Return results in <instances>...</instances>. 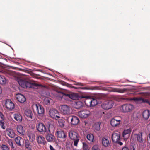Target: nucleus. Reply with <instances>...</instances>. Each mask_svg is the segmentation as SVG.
<instances>
[{
    "mask_svg": "<svg viewBox=\"0 0 150 150\" xmlns=\"http://www.w3.org/2000/svg\"><path fill=\"white\" fill-rule=\"evenodd\" d=\"M16 98L18 101L21 103H23L26 101L25 96L22 94L18 93L16 95Z\"/></svg>",
    "mask_w": 150,
    "mask_h": 150,
    "instance_id": "obj_13",
    "label": "nucleus"
},
{
    "mask_svg": "<svg viewBox=\"0 0 150 150\" xmlns=\"http://www.w3.org/2000/svg\"><path fill=\"white\" fill-rule=\"evenodd\" d=\"M8 73L9 74H11H11H12V72L11 71H8Z\"/></svg>",
    "mask_w": 150,
    "mask_h": 150,
    "instance_id": "obj_53",
    "label": "nucleus"
},
{
    "mask_svg": "<svg viewBox=\"0 0 150 150\" xmlns=\"http://www.w3.org/2000/svg\"><path fill=\"white\" fill-rule=\"evenodd\" d=\"M28 150H31V149H28Z\"/></svg>",
    "mask_w": 150,
    "mask_h": 150,
    "instance_id": "obj_58",
    "label": "nucleus"
},
{
    "mask_svg": "<svg viewBox=\"0 0 150 150\" xmlns=\"http://www.w3.org/2000/svg\"><path fill=\"white\" fill-rule=\"evenodd\" d=\"M91 107H93L96 105L98 104L97 100L95 99L91 98Z\"/></svg>",
    "mask_w": 150,
    "mask_h": 150,
    "instance_id": "obj_35",
    "label": "nucleus"
},
{
    "mask_svg": "<svg viewBox=\"0 0 150 150\" xmlns=\"http://www.w3.org/2000/svg\"><path fill=\"white\" fill-rule=\"evenodd\" d=\"M132 131V129L130 128L128 129L124 130L123 132V137H125V136L126 135L128 134L129 135L130 134Z\"/></svg>",
    "mask_w": 150,
    "mask_h": 150,
    "instance_id": "obj_30",
    "label": "nucleus"
},
{
    "mask_svg": "<svg viewBox=\"0 0 150 150\" xmlns=\"http://www.w3.org/2000/svg\"><path fill=\"white\" fill-rule=\"evenodd\" d=\"M36 111L39 115H43L44 113V109L43 106L38 103L35 105Z\"/></svg>",
    "mask_w": 150,
    "mask_h": 150,
    "instance_id": "obj_10",
    "label": "nucleus"
},
{
    "mask_svg": "<svg viewBox=\"0 0 150 150\" xmlns=\"http://www.w3.org/2000/svg\"><path fill=\"white\" fill-rule=\"evenodd\" d=\"M11 144H12V146H13L12 142H11Z\"/></svg>",
    "mask_w": 150,
    "mask_h": 150,
    "instance_id": "obj_56",
    "label": "nucleus"
},
{
    "mask_svg": "<svg viewBox=\"0 0 150 150\" xmlns=\"http://www.w3.org/2000/svg\"><path fill=\"white\" fill-rule=\"evenodd\" d=\"M116 143H117L118 144L120 145H123V143L120 141H118Z\"/></svg>",
    "mask_w": 150,
    "mask_h": 150,
    "instance_id": "obj_49",
    "label": "nucleus"
},
{
    "mask_svg": "<svg viewBox=\"0 0 150 150\" xmlns=\"http://www.w3.org/2000/svg\"><path fill=\"white\" fill-rule=\"evenodd\" d=\"M142 116L144 119H147L150 116L149 111L147 110H145L143 112Z\"/></svg>",
    "mask_w": 150,
    "mask_h": 150,
    "instance_id": "obj_22",
    "label": "nucleus"
},
{
    "mask_svg": "<svg viewBox=\"0 0 150 150\" xmlns=\"http://www.w3.org/2000/svg\"><path fill=\"white\" fill-rule=\"evenodd\" d=\"M102 142L103 146L105 147L108 146L110 144L108 139L106 138H103Z\"/></svg>",
    "mask_w": 150,
    "mask_h": 150,
    "instance_id": "obj_18",
    "label": "nucleus"
},
{
    "mask_svg": "<svg viewBox=\"0 0 150 150\" xmlns=\"http://www.w3.org/2000/svg\"><path fill=\"white\" fill-rule=\"evenodd\" d=\"M50 150H55V149L51 145H50Z\"/></svg>",
    "mask_w": 150,
    "mask_h": 150,
    "instance_id": "obj_50",
    "label": "nucleus"
},
{
    "mask_svg": "<svg viewBox=\"0 0 150 150\" xmlns=\"http://www.w3.org/2000/svg\"><path fill=\"white\" fill-rule=\"evenodd\" d=\"M7 134L11 138H14L15 135V134L14 131L11 129H8L7 130Z\"/></svg>",
    "mask_w": 150,
    "mask_h": 150,
    "instance_id": "obj_23",
    "label": "nucleus"
},
{
    "mask_svg": "<svg viewBox=\"0 0 150 150\" xmlns=\"http://www.w3.org/2000/svg\"><path fill=\"white\" fill-rule=\"evenodd\" d=\"M74 150H77V149H74Z\"/></svg>",
    "mask_w": 150,
    "mask_h": 150,
    "instance_id": "obj_60",
    "label": "nucleus"
},
{
    "mask_svg": "<svg viewBox=\"0 0 150 150\" xmlns=\"http://www.w3.org/2000/svg\"><path fill=\"white\" fill-rule=\"evenodd\" d=\"M51 99L50 98H45L44 100V102L46 105H49L50 103V101Z\"/></svg>",
    "mask_w": 150,
    "mask_h": 150,
    "instance_id": "obj_38",
    "label": "nucleus"
},
{
    "mask_svg": "<svg viewBox=\"0 0 150 150\" xmlns=\"http://www.w3.org/2000/svg\"><path fill=\"white\" fill-rule=\"evenodd\" d=\"M94 149L95 150H97V149Z\"/></svg>",
    "mask_w": 150,
    "mask_h": 150,
    "instance_id": "obj_57",
    "label": "nucleus"
},
{
    "mask_svg": "<svg viewBox=\"0 0 150 150\" xmlns=\"http://www.w3.org/2000/svg\"><path fill=\"white\" fill-rule=\"evenodd\" d=\"M68 135L70 139L74 141V145L77 146L79 140V135L78 132L71 130L69 132Z\"/></svg>",
    "mask_w": 150,
    "mask_h": 150,
    "instance_id": "obj_2",
    "label": "nucleus"
},
{
    "mask_svg": "<svg viewBox=\"0 0 150 150\" xmlns=\"http://www.w3.org/2000/svg\"><path fill=\"white\" fill-rule=\"evenodd\" d=\"M121 122V120L114 118L111 119L110 122V124L113 127H117L119 125Z\"/></svg>",
    "mask_w": 150,
    "mask_h": 150,
    "instance_id": "obj_12",
    "label": "nucleus"
},
{
    "mask_svg": "<svg viewBox=\"0 0 150 150\" xmlns=\"http://www.w3.org/2000/svg\"><path fill=\"white\" fill-rule=\"evenodd\" d=\"M37 140L38 144L45 145L46 142L45 138L42 136H39L37 138Z\"/></svg>",
    "mask_w": 150,
    "mask_h": 150,
    "instance_id": "obj_16",
    "label": "nucleus"
},
{
    "mask_svg": "<svg viewBox=\"0 0 150 150\" xmlns=\"http://www.w3.org/2000/svg\"><path fill=\"white\" fill-rule=\"evenodd\" d=\"M66 96H68L71 99L74 100H77L79 99L81 97L79 96V94L76 93H73L71 94H66ZM85 97H82L81 98H85Z\"/></svg>",
    "mask_w": 150,
    "mask_h": 150,
    "instance_id": "obj_11",
    "label": "nucleus"
},
{
    "mask_svg": "<svg viewBox=\"0 0 150 150\" xmlns=\"http://www.w3.org/2000/svg\"><path fill=\"white\" fill-rule=\"evenodd\" d=\"M91 114L90 111L87 110H83L78 113L79 116L82 118H85L89 116Z\"/></svg>",
    "mask_w": 150,
    "mask_h": 150,
    "instance_id": "obj_7",
    "label": "nucleus"
},
{
    "mask_svg": "<svg viewBox=\"0 0 150 150\" xmlns=\"http://www.w3.org/2000/svg\"><path fill=\"white\" fill-rule=\"evenodd\" d=\"M7 81L5 77L2 75H0V84L3 85L5 84Z\"/></svg>",
    "mask_w": 150,
    "mask_h": 150,
    "instance_id": "obj_29",
    "label": "nucleus"
},
{
    "mask_svg": "<svg viewBox=\"0 0 150 150\" xmlns=\"http://www.w3.org/2000/svg\"><path fill=\"white\" fill-rule=\"evenodd\" d=\"M25 147L28 150L31 149L32 146L30 145L28 140H25Z\"/></svg>",
    "mask_w": 150,
    "mask_h": 150,
    "instance_id": "obj_34",
    "label": "nucleus"
},
{
    "mask_svg": "<svg viewBox=\"0 0 150 150\" xmlns=\"http://www.w3.org/2000/svg\"><path fill=\"white\" fill-rule=\"evenodd\" d=\"M112 141L115 143L117 142L120 140V135L119 132L115 131L112 134Z\"/></svg>",
    "mask_w": 150,
    "mask_h": 150,
    "instance_id": "obj_9",
    "label": "nucleus"
},
{
    "mask_svg": "<svg viewBox=\"0 0 150 150\" xmlns=\"http://www.w3.org/2000/svg\"><path fill=\"white\" fill-rule=\"evenodd\" d=\"M14 119L18 121H21L22 120V118L21 115L18 113H15L14 114Z\"/></svg>",
    "mask_w": 150,
    "mask_h": 150,
    "instance_id": "obj_25",
    "label": "nucleus"
},
{
    "mask_svg": "<svg viewBox=\"0 0 150 150\" xmlns=\"http://www.w3.org/2000/svg\"><path fill=\"white\" fill-rule=\"evenodd\" d=\"M4 117L2 113L0 112V121L4 120Z\"/></svg>",
    "mask_w": 150,
    "mask_h": 150,
    "instance_id": "obj_46",
    "label": "nucleus"
},
{
    "mask_svg": "<svg viewBox=\"0 0 150 150\" xmlns=\"http://www.w3.org/2000/svg\"><path fill=\"white\" fill-rule=\"evenodd\" d=\"M58 122L60 126L61 127H63L64 125V121L62 120H60L58 121Z\"/></svg>",
    "mask_w": 150,
    "mask_h": 150,
    "instance_id": "obj_42",
    "label": "nucleus"
},
{
    "mask_svg": "<svg viewBox=\"0 0 150 150\" xmlns=\"http://www.w3.org/2000/svg\"><path fill=\"white\" fill-rule=\"evenodd\" d=\"M83 103L81 101H78L75 102V108L76 109H79L83 107Z\"/></svg>",
    "mask_w": 150,
    "mask_h": 150,
    "instance_id": "obj_21",
    "label": "nucleus"
},
{
    "mask_svg": "<svg viewBox=\"0 0 150 150\" xmlns=\"http://www.w3.org/2000/svg\"><path fill=\"white\" fill-rule=\"evenodd\" d=\"M86 137L87 139L90 142H93L94 139V136L92 134H87Z\"/></svg>",
    "mask_w": 150,
    "mask_h": 150,
    "instance_id": "obj_31",
    "label": "nucleus"
},
{
    "mask_svg": "<svg viewBox=\"0 0 150 150\" xmlns=\"http://www.w3.org/2000/svg\"><path fill=\"white\" fill-rule=\"evenodd\" d=\"M48 134L46 136V138L48 142H51L54 139V136L51 134L50 133H47Z\"/></svg>",
    "mask_w": 150,
    "mask_h": 150,
    "instance_id": "obj_19",
    "label": "nucleus"
},
{
    "mask_svg": "<svg viewBox=\"0 0 150 150\" xmlns=\"http://www.w3.org/2000/svg\"><path fill=\"white\" fill-rule=\"evenodd\" d=\"M2 89L1 88V87L0 86V94L2 92Z\"/></svg>",
    "mask_w": 150,
    "mask_h": 150,
    "instance_id": "obj_54",
    "label": "nucleus"
},
{
    "mask_svg": "<svg viewBox=\"0 0 150 150\" xmlns=\"http://www.w3.org/2000/svg\"><path fill=\"white\" fill-rule=\"evenodd\" d=\"M148 137H149V138L148 139V140L150 142V133H149V135Z\"/></svg>",
    "mask_w": 150,
    "mask_h": 150,
    "instance_id": "obj_52",
    "label": "nucleus"
},
{
    "mask_svg": "<svg viewBox=\"0 0 150 150\" xmlns=\"http://www.w3.org/2000/svg\"><path fill=\"white\" fill-rule=\"evenodd\" d=\"M19 85L24 88H38L39 85L33 82H30L23 79H20L18 81Z\"/></svg>",
    "mask_w": 150,
    "mask_h": 150,
    "instance_id": "obj_1",
    "label": "nucleus"
},
{
    "mask_svg": "<svg viewBox=\"0 0 150 150\" xmlns=\"http://www.w3.org/2000/svg\"><path fill=\"white\" fill-rule=\"evenodd\" d=\"M91 98H87L84 101L85 105L88 107H91Z\"/></svg>",
    "mask_w": 150,
    "mask_h": 150,
    "instance_id": "obj_32",
    "label": "nucleus"
},
{
    "mask_svg": "<svg viewBox=\"0 0 150 150\" xmlns=\"http://www.w3.org/2000/svg\"><path fill=\"white\" fill-rule=\"evenodd\" d=\"M37 129L40 132H46L47 133H51L49 126L46 127L42 123H40L38 124Z\"/></svg>",
    "mask_w": 150,
    "mask_h": 150,
    "instance_id": "obj_3",
    "label": "nucleus"
},
{
    "mask_svg": "<svg viewBox=\"0 0 150 150\" xmlns=\"http://www.w3.org/2000/svg\"><path fill=\"white\" fill-rule=\"evenodd\" d=\"M137 146L134 144H131L130 146V150H136Z\"/></svg>",
    "mask_w": 150,
    "mask_h": 150,
    "instance_id": "obj_41",
    "label": "nucleus"
},
{
    "mask_svg": "<svg viewBox=\"0 0 150 150\" xmlns=\"http://www.w3.org/2000/svg\"><path fill=\"white\" fill-rule=\"evenodd\" d=\"M1 148L3 150H9V148L5 145H3L2 146Z\"/></svg>",
    "mask_w": 150,
    "mask_h": 150,
    "instance_id": "obj_44",
    "label": "nucleus"
},
{
    "mask_svg": "<svg viewBox=\"0 0 150 150\" xmlns=\"http://www.w3.org/2000/svg\"><path fill=\"white\" fill-rule=\"evenodd\" d=\"M122 150H129V148L127 147H124L122 148Z\"/></svg>",
    "mask_w": 150,
    "mask_h": 150,
    "instance_id": "obj_48",
    "label": "nucleus"
},
{
    "mask_svg": "<svg viewBox=\"0 0 150 150\" xmlns=\"http://www.w3.org/2000/svg\"><path fill=\"white\" fill-rule=\"evenodd\" d=\"M25 114L28 117L31 119H32L33 114L32 111L29 109H26L25 111Z\"/></svg>",
    "mask_w": 150,
    "mask_h": 150,
    "instance_id": "obj_20",
    "label": "nucleus"
},
{
    "mask_svg": "<svg viewBox=\"0 0 150 150\" xmlns=\"http://www.w3.org/2000/svg\"><path fill=\"white\" fill-rule=\"evenodd\" d=\"M147 103L149 104V105H150V100H148Z\"/></svg>",
    "mask_w": 150,
    "mask_h": 150,
    "instance_id": "obj_55",
    "label": "nucleus"
},
{
    "mask_svg": "<svg viewBox=\"0 0 150 150\" xmlns=\"http://www.w3.org/2000/svg\"><path fill=\"white\" fill-rule=\"evenodd\" d=\"M83 150H89L90 148L88 147V144L86 143L83 142L82 143Z\"/></svg>",
    "mask_w": 150,
    "mask_h": 150,
    "instance_id": "obj_39",
    "label": "nucleus"
},
{
    "mask_svg": "<svg viewBox=\"0 0 150 150\" xmlns=\"http://www.w3.org/2000/svg\"><path fill=\"white\" fill-rule=\"evenodd\" d=\"M3 121H0V125L3 129H4L5 128V127L4 126V122Z\"/></svg>",
    "mask_w": 150,
    "mask_h": 150,
    "instance_id": "obj_43",
    "label": "nucleus"
},
{
    "mask_svg": "<svg viewBox=\"0 0 150 150\" xmlns=\"http://www.w3.org/2000/svg\"><path fill=\"white\" fill-rule=\"evenodd\" d=\"M57 111L55 109L50 110L49 111V114L52 117H54L55 115L57 112Z\"/></svg>",
    "mask_w": 150,
    "mask_h": 150,
    "instance_id": "obj_24",
    "label": "nucleus"
},
{
    "mask_svg": "<svg viewBox=\"0 0 150 150\" xmlns=\"http://www.w3.org/2000/svg\"><path fill=\"white\" fill-rule=\"evenodd\" d=\"M17 131L21 135H24L25 134V130L23 127L20 125L17 126Z\"/></svg>",
    "mask_w": 150,
    "mask_h": 150,
    "instance_id": "obj_17",
    "label": "nucleus"
},
{
    "mask_svg": "<svg viewBox=\"0 0 150 150\" xmlns=\"http://www.w3.org/2000/svg\"><path fill=\"white\" fill-rule=\"evenodd\" d=\"M101 124V122H100L95 123L94 125V127L95 129L97 131L99 130L100 129V126Z\"/></svg>",
    "mask_w": 150,
    "mask_h": 150,
    "instance_id": "obj_28",
    "label": "nucleus"
},
{
    "mask_svg": "<svg viewBox=\"0 0 150 150\" xmlns=\"http://www.w3.org/2000/svg\"><path fill=\"white\" fill-rule=\"evenodd\" d=\"M23 140V139L19 136L17 137L15 139V140L16 143L19 146L21 145V141Z\"/></svg>",
    "mask_w": 150,
    "mask_h": 150,
    "instance_id": "obj_26",
    "label": "nucleus"
},
{
    "mask_svg": "<svg viewBox=\"0 0 150 150\" xmlns=\"http://www.w3.org/2000/svg\"><path fill=\"white\" fill-rule=\"evenodd\" d=\"M66 114H67L68 113V111H67V109H68V110L69 108V107L68 106H67V105L66 106Z\"/></svg>",
    "mask_w": 150,
    "mask_h": 150,
    "instance_id": "obj_51",
    "label": "nucleus"
},
{
    "mask_svg": "<svg viewBox=\"0 0 150 150\" xmlns=\"http://www.w3.org/2000/svg\"><path fill=\"white\" fill-rule=\"evenodd\" d=\"M60 111L63 114H66V105H62L61 106L60 109Z\"/></svg>",
    "mask_w": 150,
    "mask_h": 150,
    "instance_id": "obj_37",
    "label": "nucleus"
},
{
    "mask_svg": "<svg viewBox=\"0 0 150 150\" xmlns=\"http://www.w3.org/2000/svg\"><path fill=\"white\" fill-rule=\"evenodd\" d=\"M66 86H67V83H66Z\"/></svg>",
    "mask_w": 150,
    "mask_h": 150,
    "instance_id": "obj_59",
    "label": "nucleus"
},
{
    "mask_svg": "<svg viewBox=\"0 0 150 150\" xmlns=\"http://www.w3.org/2000/svg\"><path fill=\"white\" fill-rule=\"evenodd\" d=\"M142 132H140L138 134H134V136L137 138L138 142L141 143H142L143 142V139L142 137Z\"/></svg>",
    "mask_w": 150,
    "mask_h": 150,
    "instance_id": "obj_15",
    "label": "nucleus"
},
{
    "mask_svg": "<svg viewBox=\"0 0 150 150\" xmlns=\"http://www.w3.org/2000/svg\"><path fill=\"white\" fill-rule=\"evenodd\" d=\"M6 108L9 110H12L15 107V105L11 100L7 99L5 102Z\"/></svg>",
    "mask_w": 150,
    "mask_h": 150,
    "instance_id": "obj_8",
    "label": "nucleus"
},
{
    "mask_svg": "<svg viewBox=\"0 0 150 150\" xmlns=\"http://www.w3.org/2000/svg\"><path fill=\"white\" fill-rule=\"evenodd\" d=\"M55 134L58 138L63 139L66 137V134L64 131L61 130H57Z\"/></svg>",
    "mask_w": 150,
    "mask_h": 150,
    "instance_id": "obj_14",
    "label": "nucleus"
},
{
    "mask_svg": "<svg viewBox=\"0 0 150 150\" xmlns=\"http://www.w3.org/2000/svg\"><path fill=\"white\" fill-rule=\"evenodd\" d=\"M137 100L139 101H141L143 103H147L148 102L149 100L148 99H144L142 98H138L137 99Z\"/></svg>",
    "mask_w": 150,
    "mask_h": 150,
    "instance_id": "obj_40",
    "label": "nucleus"
},
{
    "mask_svg": "<svg viewBox=\"0 0 150 150\" xmlns=\"http://www.w3.org/2000/svg\"><path fill=\"white\" fill-rule=\"evenodd\" d=\"M122 112H128L131 111L134 108V107L130 104H125L122 106Z\"/></svg>",
    "mask_w": 150,
    "mask_h": 150,
    "instance_id": "obj_6",
    "label": "nucleus"
},
{
    "mask_svg": "<svg viewBox=\"0 0 150 150\" xmlns=\"http://www.w3.org/2000/svg\"><path fill=\"white\" fill-rule=\"evenodd\" d=\"M55 116L54 117H53L52 118L57 119L60 118V116H59V114L58 113V111H57V113L55 114Z\"/></svg>",
    "mask_w": 150,
    "mask_h": 150,
    "instance_id": "obj_45",
    "label": "nucleus"
},
{
    "mask_svg": "<svg viewBox=\"0 0 150 150\" xmlns=\"http://www.w3.org/2000/svg\"><path fill=\"white\" fill-rule=\"evenodd\" d=\"M30 142H33L35 139V136L32 133H30L28 134Z\"/></svg>",
    "mask_w": 150,
    "mask_h": 150,
    "instance_id": "obj_33",
    "label": "nucleus"
},
{
    "mask_svg": "<svg viewBox=\"0 0 150 150\" xmlns=\"http://www.w3.org/2000/svg\"><path fill=\"white\" fill-rule=\"evenodd\" d=\"M67 120L69 122L70 121L71 124L73 125H76L79 122V119L76 116H70L68 117Z\"/></svg>",
    "mask_w": 150,
    "mask_h": 150,
    "instance_id": "obj_5",
    "label": "nucleus"
},
{
    "mask_svg": "<svg viewBox=\"0 0 150 150\" xmlns=\"http://www.w3.org/2000/svg\"><path fill=\"white\" fill-rule=\"evenodd\" d=\"M126 89L125 88L120 89L119 88H114L112 89V91L114 92H117L120 93H123L125 92Z\"/></svg>",
    "mask_w": 150,
    "mask_h": 150,
    "instance_id": "obj_27",
    "label": "nucleus"
},
{
    "mask_svg": "<svg viewBox=\"0 0 150 150\" xmlns=\"http://www.w3.org/2000/svg\"><path fill=\"white\" fill-rule=\"evenodd\" d=\"M114 104L112 100L107 101L102 104L101 107L104 110H109L112 108Z\"/></svg>",
    "mask_w": 150,
    "mask_h": 150,
    "instance_id": "obj_4",
    "label": "nucleus"
},
{
    "mask_svg": "<svg viewBox=\"0 0 150 150\" xmlns=\"http://www.w3.org/2000/svg\"><path fill=\"white\" fill-rule=\"evenodd\" d=\"M58 93L62 94V95H61L60 96L61 97H62L63 96H66V93L63 92L62 91H58Z\"/></svg>",
    "mask_w": 150,
    "mask_h": 150,
    "instance_id": "obj_47",
    "label": "nucleus"
},
{
    "mask_svg": "<svg viewBox=\"0 0 150 150\" xmlns=\"http://www.w3.org/2000/svg\"><path fill=\"white\" fill-rule=\"evenodd\" d=\"M97 86H87L83 87L82 89L85 90H93L97 89Z\"/></svg>",
    "mask_w": 150,
    "mask_h": 150,
    "instance_id": "obj_36",
    "label": "nucleus"
}]
</instances>
